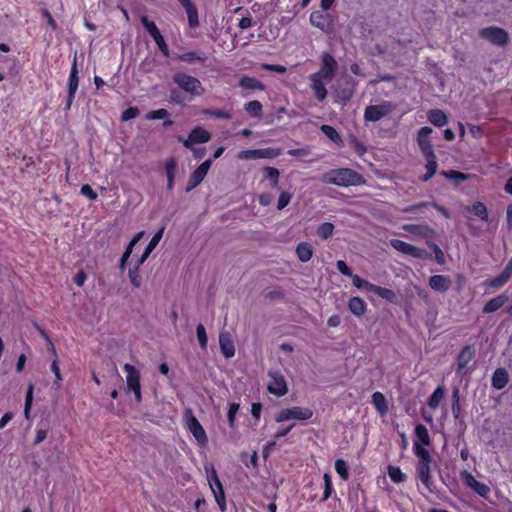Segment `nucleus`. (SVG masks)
Instances as JSON below:
<instances>
[{
    "label": "nucleus",
    "instance_id": "obj_48",
    "mask_svg": "<svg viewBox=\"0 0 512 512\" xmlns=\"http://www.w3.org/2000/svg\"><path fill=\"white\" fill-rule=\"evenodd\" d=\"M388 475L394 483H401L406 480V475L397 466L390 465L388 467Z\"/></svg>",
    "mask_w": 512,
    "mask_h": 512
},
{
    "label": "nucleus",
    "instance_id": "obj_37",
    "mask_svg": "<svg viewBox=\"0 0 512 512\" xmlns=\"http://www.w3.org/2000/svg\"><path fill=\"white\" fill-rule=\"evenodd\" d=\"M507 298L504 295H499L497 297L489 300L483 307L484 313H493L499 310L506 302Z\"/></svg>",
    "mask_w": 512,
    "mask_h": 512
},
{
    "label": "nucleus",
    "instance_id": "obj_6",
    "mask_svg": "<svg viewBox=\"0 0 512 512\" xmlns=\"http://www.w3.org/2000/svg\"><path fill=\"white\" fill-rule=\"evenodd\" d=\"M313 416V410L309 407L293 406L280 410L276 416L277 423H283L289 420L306 421Z\"/></svg>",
    "mask_w": 512,
    "mask_h": 512
},
{
    "label": "nucleus",
    "instance_id": "obj_52",
    "mask_svg": "<svg viewBox=\"0 0 512 512\" xmlns=\"http://www.w3.org/2000/svg\"><path fill=\"white\" fill-rule=\"evenodd\" d=\"M441 174L445 178L451 179L457 184L469 178V175L454 170L442 171Z\"/></svg>",
    "mask_w": 512,
    "mask_h": 512
},
{
    "label": "nucleus",
    "instance_id": "obj_49",
    "mask_svg": "<svg viewBox=\"0 0 512 512\" xmlns=\"http://www.w3.org/2000/svg\"><path fill=\"white\" fill-rule=\"evenodd\" d=\"M323 481H324V492H323V497H322L321 501L325 502L326 500H328L329 497H331L334 489H333L332 478L329 473H325L323 475Z\"/></svg>",
    "mask_w": 512,
    "mask_h": 512
},
{
    "label": "nucleus",
    "instance_id": "obj_22",
    "mask_svg": "<svg viewBox=\"0 0 512 512\" xmlns=\"http://www.w3.org/2000/svg\"><path fill=\"white\" fill-rule=\"evenodd\" d=\"M309 80H310V86H311L317 100L320 102L324 101L328 94L327 89H326V84L328 82H326V79H323L314 74H311L309 76Z\"/></svg>",
    "mask_w": 512,
    "mask_h": 512
},
{
    "label": "nucleus",
    "instance_id": "obj_15",
    "mask_svg": "<svg viewBox=\"0 0 512 512\" xmlns=\"http://www.w3.org/2000/svg\"><path fill=\"white\" fill-rule=\"evenodd\" d=\"M390 245L398 252L408 255L417 259H423L426 257L427 253L424 249L418 248L412 244H409L405 241L399 239H391Z\"/></svg>",
    "mask_w": 512,
    "mask_h": 512
},
{
    "label": "nucleus",
    "instance_id": "obj_32",
    "mask_svg": "<svg viewBox=\"0 0 512 512\" xmlns=\"http://www.w3.org/2000/svg\"><path fill=\"white\" fill-rule=\"evenodd\" d=\"M79 72L77 67V56H74L72 67L68 78V91L76 93L79 86Z\"/></svg>",
    "mask_w": 512,
    "mask_h": 512
},
{
    "label": "nucleus",
    "instance_id": "obj_63",
    "mask_svg": "<svg viewBox=\"0 0 512 512\" xmlns=\"http://www.w3.org/2000/svg\"><path fill=\"white\" fill-rule=\"evenodd\" d=\"M336 267H337L338 271H339L341 274L345 275V276L350 277V276H352V274H353V273H352V270L350 269V267H348V265L346 264V262H345V261H343V260H338V261L336 262Z\"/></svg>",
    "mask_w": 512,
    "mask_h": 512
},
{
    "label": "nucleus",
    "instance_id": "obj_7",
    "mask_svg": "<svg viewBox=\"0 0 512 512\" xmlns=\"http://www.w3.org/2000/svg\"><path fill=\"white\" fill-rule=\"evenodd\" d=\"M123 369L127 373V377H126L127 391L133 392L136 402L140 403L142 401L140 373L133 365L128 364V363H126L123 366Z\"/></svg>",
    "mask_w": 512,
    "mask_h": 512
},
{
    "label": "nucleus",
    "instance_id": "obj_40",
    "mask_svg": "<svg viewBox=\"0 0 512 512\" xmlns=\"http://www.w3.org/2000/svg\"><path fill=\"white\" fill-rule=\"evenodd\" d=\"M262 104L258 100L247 102L244 105V110L252 117L261 118L262 116Z\"/></svg>",
    "mask_w": 512,
    "mask_h": 512
},
{
    "label": "nucleus",
    "instance_id": "obj_44",
    "mask_svg": "<svg viewBox=\"0 0 512 512\" xmlns=\"http://www.w3.org/2000/svg\"><path fill=\"white\" fill-rule=\"evenodd\" d=\"M320 130L332 142H334L336 144H339L342 142L341 136L339 135V133L337 132V130L334 127L324 124L320 127Z\"/></svg>",
    "mask_w": 512,
    "mask_h": 512
},
{
    "label": "nucleus",
    "instance_id": "obj_14",
    "mask_svg": "<svg viewBox=\"0 0 512 512\" xmlns=\"http://www.w3.org/2000/svg\"><path fill=\"white\" fill-rule=\"evenodd\" d=\"M210 138V132L203 127L198 126L190 132L188 138L183 139L182 137H179L178 140L182 142L186 148L193 149L195 144L206 143L210 140Z\"/></svg>",
    "mask_w": 512,
    "mask_h": 512
},
{
    "label": "nucleus",
    "instance_id": "obj_9",
    "mask_svg": "<svg viewBox=\"0 0 512 512\" xmlns=\"http://www.w3.org/2000/svg\"><path fill=\"white\" fill-rule=\"evenodd\" d=\"M338 70V63L335 58L328 52H324L321 55V67L313 73L314 75L326 79V82H330Z\"/></svg>",
    "mask_w": 512,
    "mask_h": 512
},
{
    "label": "nucleus",
    "instance_id": "obj_41",
    "mask_svg": "<svg viewBox=\"0 0 512 512\" xmlns=\"http://www.w3.org/2000/svg\"><path fill=\"white\" fill-rule=\"evenodd\" d=\"M178 59L183 62H193V61H206L207 55L201 51H192L186 52L178 56Z\"/></svg>",
    "mask_w": 512,
    "mask_h": 512
},
{
    "label": "nucleus",
    "instance_id": "obj_12",
    "mask_svg": "<svg viewBox=\"0 0 512 512\" xmlns=\"http://www.w3.org/2000/svg\"><path fill=\"white\" fill-rule=\"evenodd\" d=\"M480 36L497 46L506 45L509 39L504 29L495 26L481 29Z\"/></svg>",
    "mask_w": 512,
    "mask_h": 512
},
{
    "label": "nucleus",
    "instance_id": "obj_35",
    "mask_svg": "<svg viewBox=\"0 0 512 512\" xmlns=\"http://www.w3.org/2000/svg\"><path fill=\"white\" fill-rule=\"evenodd\" d=\"M372 404L375 409L381 414L384 415L388 412V404L385 396L381 392H374L371 396Z\"/></svg>",
    "mask_w": 512,
    "mask_h": 512
},
{
    "label": "nucleus",
    "instance_id": "obj_59",
    "mask_svg": "<svg viewBox=\"0 0 512 512\" xmlns=\"http://www.w3.org/2000/svg\"><path fill=\"white\" fill-rule=\"evenodd\" d=\"M168 116V111L166 109H158L149 112L146 115V119L148 120H157V119H165Z\"/></svg>",
    "mask_w": 512,
    "mask_h": 512
},
{
    "label": "nucleus",
    "instance_id": "obj_27",
    "mask_svg": "<svg viewBox=\"0 0 512 512\" xmlns=\"http://www.w3.org/2000/svg\"><path fill=\"white\" fill-rule=\"evenodd\" d=\"M164 230H165V227H161L152 237V239L150 240V242L148 243V245L146 246L143 254L141 255V257L138 259L139 260V264H144V262L147 260V258L149 257V255L153 252V250L157 247V245L159 244L160 240L162 239L163 237V233H164Z\"/></svg>",
    "mask_w": 512,
    "mask_h": 512
},
{
    "label": "nucleus",
    "instance_id": "obj_25",
    "mask_svg": "<svg viewBox=\"0 0 512 512\" xmlns=\"http://www.w3.org/2000/svg\"><path fill=\"white\" fill-rule=\"evenodd\" d=\"M181 5L186 11L188 17V24L191 28L199 26L198 9L191 0H183Z\"/></svg>",
    "mask_w": 512,
    "mask_h": 512
},
{
    "label": "nucleus",
    "instance_id": "obj_43",
    "mask_svg": "<svg viewBox=\"0 0 512 512\" xmlns=\"http://www.w3.org/2000/svg\"><path fill=\"white\" fill-rule=\"evenodd\" d=\"M142 264H139V260L137 261L136 265L131 267L128 271V277L131 282V284L139 288L141 286V278H140V266Z\"/></svg>",
    "mask_w": 512,
    "mask_h": 512
},
{
    "label": "nucleus",
    "instance_id": "obj_8",
    "mask_svg": "<svg viewBox=\"0 0 512 512\" xmlns=\"http://www.w3.org/2000/svg\"><path fill=\"white\" fill-rule=\"evenodd\" d=\"M141 24L145 28V30L148 32V34L153 38L156 45L158 46L159 50L163 53L164 56H169V47L160 33V30L158 29L157 25L154 21H151L148 19L147 16L141 17Z\"/></svg>",
    "mask_w": 512,
    "mask_h": 512
},
{
    "label": "nucleus",
    "instance_id": "obj_51",
    "mask_svg": "<svg viewBox=\"0 0 512 512\" xmlns=\"http://www.w3.org/2000/svg\"><path fill=\"white\" fill-rule=\"evenodd\" d=\"M33 384H29L26 396H25V405H24V415L26 419L30 417V411L33 404Z\"/></svg>",
    "mask_w": 512,
    "mask_h": 512
},
{
    "label": "nucleus",
    "instance_id": "obj_56",
    "mask_svg": "<svg viewBox=\"0 0 512 512\" xmlns=\"http://www.w3.org/2000/svg\"><path fill=\"white\" fill-rule=\"evenodd\" d=\"M291 199L292 194L290 192L282 191L278 198L277 209H284L290 203Z\"/></svg>",
    "mask_w": 512,
    "mask_h": 512
},
{
    "label": "nucleus",
    "instance_id": "obj_19",
    "mask_svg": "<svg viewBox=\"0 0 512 512\" xmlns=\"http://www.w3.org/2000/svg\"><path fill=\"white\" fill-rule=\"evenodd\" d=\"M280 155L278 148H262L254 150H246L241 153V157L255 158V159H273Z\"/></svg>",
    "mask_w": 512,
    "mask_h": 512
},
{
    "label": "nucleus",
    "instance_id": "obj_30",
    "mask_svg": "<svg viewBox=\"0 0 512 512\" xmlns=\"http://www.w3.org/2000/svg\"><path fill=\"white\" fill-rule=\"evenodd\" d=\"M427 118L433 125L443 127L448 123V117L444 111L440 109H431L427 113Z\"/></svg>",
    "mask_w": 512,
    "mask_h": 512
},
{
    "label": "nucleus",
    "instance_id": "obj_2",
    "mask_svg": "<svg viewBox=\"0 0 512 512\" xmlns=\"http://www.w3.org/2000/svg\"><path fill=\"white\" fill-rule=\"evenodd\" d=\"M415 455L418 458L416 473L423 485L428 491L433 492V483L431 481V462L432 458L428 449H422L416 445Z\"/></svg>",
    "mask_w": 512,
    "mask_h": 512
},
{
    "label": "nucleus",
    "instance_id": "obj_57",
    "mask_svg": "<svg viewBox=\"0 0 512 512\" xmlns=\"http://www.w3.org/2000/svg\"><path fill=\"white\" fill-rule=\"evenodd\" d=\"M426 169V173L421 177L423 182L428 181L434 176L437 170V162H427Z\"/></svg>",
    "mask_w": 512,
    "mask_h": 512
},
{
    "label": "nucleus",
    "instance_id": "obj_34",
    "mask_svg": "<svg viewBox=\"0 0 512 512\" xmlns=\"http://www.w3.org/2000/svg\"><path fill=\"white\" fill-rule=\"evenodd\" d=\"M348 308L352 314L360 317L366 311V304L360 297L355 296L349 299Z\"/></svg>",
    "mask_w": 512,
    "mask_h": 512
},
{
    "label": "nucleus",
    "instance_id": "obj_5",
    "mask_svg": "<svg viewBox=\"0 0 512 512\" xmlns=\"http://www.w3.org/2000/svg\"><path fill=\"white\" fill-rule=\"evenodd\" d=\"M207 481L209 487L214 495L215 501L219 509L224 512L226 510V497L223 485L218 477V474L213 466L209 469L206 468Z\"/></svg>",
    "mask_w": 512,
    "mask_h": 512
},
{
    "label": "nucleus",
    "instance_id": "obj_21",
    "mask_svg": "<svg viewBox=\"0 0 512 512\" xmlns=\"http://www.w3.org/2000/svg\"><path fill=\"white\" fill-rule=\"evenodd\" d=\"M355 86H356V82L351 77H349L345 81L344 87H339L338 89H336V91H335L336 102L343 103V104L348 102L354 95Z\"/></svg>",
    "mask_w": 512,
    "mask_h": 512
},
{
    "label": "nucleus",
    "instance_id": "obj_62",
    "mask_svg": "<svg viewBox=\"0 0 512 512\" xmlns=\"http://www.w3.org/2000/svg\"><path fill=\"white\" fill-rule=\"evenodd\" d=\"M453 404H452V412L455 415V417H458L460 412V403H459V390L455 389L453 391Z\"/></svg>",
    "mask_w": 512,
    "mask_h": 512
},
{
    "label": "nucleus",
    "instance_id": "obj_55",
    "mask_svg": "<svg viewBox=\"0 0 512 512\" xmlns=\"http://www.w3.org/2000/svg\"><path fill=\"white\" fill-rule=\"evenodd\" d=\"M239 408H240V405L235 402L231 403L229 405V409H228V413H227V420H228V424L231 428H233L235 425V417L239 411Z\"/></svg>",
    "mask_w": 512,
    "mask_h": 512
},
{
    "label": "nucleus",
    "instance_id": "obj_18",
    "mask_svg": "<svg viewBox=\"0 0 512 512\" xmlns=\"http://www.w3.org/2000/svg\"><path fill=\"white\" fill-rule=\"evenodd\" d=\"M211 162H201V164L197 167V169L192 173L190 179L185 188L186 192L192 191L196 188L205 178L209 169Z\"/></svg>",
    "mask_w": 512,
    "mask_h": 512
},
{
    "label": "nucleus",
    "instance_id": "obj_26",
    "mask_svg": "<svg viewBox=\"0 0 512 512\" xmlns=\"http://www.w3.org/2000/svg\"><path fill=\"white\" fill-rule=\"evenodd\" d=\"M451 279L445 275H434L429 279V286L434 291L445 292L451 286Z\"/></svg>",
    "mask_w": 512,
    "mask_h": 512
},
{
    "label": "nucleus",
    "instance_id": "obj_61",
    "mask_svg": "<svg viewBox=\"0 0 512 512\" xmlns=\"http://www.w3.org/2000/svg\"><path fill=\"white\" fill-rule=\"evenodd\" d=\"M139 115V109L136 107H129L128 109L124 110L121 119L123 121H128L131 119L136 118Z\"/></svg>",
    "mask_w": 512,
    "mask_h": 512
},
{
    "label": "nucleus",
    "instance_id": "obj_28",
    "mask_svg": "<svg viewBox=\"0 0 512 512\" xmlns=\"http://www.w3.org/2000/svg\"><path fill=\"white\" fill-rule=\"evenodd\" d=\"M474 357V350L470 346L464 347L457 358V373H461Z\"/></svg>",
    "mask_w": 512,
    "mask_h": 512
},
{
    "label": "nucleus",
    "instance_id": "obj_29",
    "mask_svg": "<svg viewBox=\"0 0 512 512\" xmlns=\"http://www.w3.org/2000/svg\"><path fill=\"white\" fill-rule=\"evenodd\" d=\"M295 252L299 261L302 263H306L312 258L314 250L310 243L300 242L296 246Z\"/></svg>",
    "mask_w": 512,
    "mask_h": 512
},
{
    "label": "nucleus",
    "instance_id": "obj_58",
    "mask_svg": "<svg viewBox=\"0 0 512 512\" xmlns=\"http://www.w3.org/2000/svg\"><path fill=\"white\" fill-rule=\"evenodd\" d=\"M506 283L507 281L501 275H498L497 277L487 280L485 285L489 288H501Z\"/></svg>",
    "mask_w": 512,
    "mask_h": 512
},
{
    "label": "nucleus",
    "instance_id": "obj_53",
    "mask_svg": "<svg viewBox=\"0 0 512 512\" xmlns=\"http://www.w3.org/2000/svg\"><path fill=\"white\" fill-rule=\"evenodd\" d=\"M202 113L219 119L230 120L232 118L230 112L220 109H204Z\"/></svg>",
    "mask_w": 512,
    "mask_h": 512
},
{
    "label": "nucleus",
    "instance_id": "obj_36",
    "mask_svg": "<svg viewBox=\"0 0 512 512\" xmlns=\"http://www.w3.org/2000/svg\"><path fill=\"white\" fill-rule=\"evenodd\" d=\"M371 292L391 303H395L397 300L395 292L385 287H381L374 284Z\"/></svg>",
    "mask_w": 512,
    "mask_h": 512
},
{
    "label": "nucleus",
    "instance_id": "obj_39",
    "mask_svg": "<svg viewBox=\"0 0 512 512\" xmlns=\"http://www.w3.org/2000/svg\"><path fill=\"white\" fill-rule=\"evenodd\" d=\"M444 388L442 386H438L433 393L430 395L427 401V405L431 409H436L439 407L441 400L444 397Z\"/></svg>",
    "mask_w": 512,
    "mask_h": 512
},
{
    "label": "nucleus",
    "instance_id": "obj_47",
    "mask_svg": "<svg viewBox=\"0 0 512 512\" xmlns=\"http://www.w3.org/2000/svg\"><path fill=\"white\" fill-rule=\"evenodd\" d=\"M334 231V225L330 222L322 223L317 228V235L323 239L327 240L329 237L332 236Z\"/></svg>",
    "mask_w": 512,
    "mask_h": 512
},
{
    "label": "nucleus",
    "instance_id": "obj_54",
    "mask_svg": "<svg viewBox=\"0 0 512 512\" xmlns=\"http://www.w3.org/2000/svg\"><path fill=\"white\" fill-rule=\"evenodd\" d=\"M196 335H197L199 345L201 346V348L205 349L207 347L208 338H207L205 327L202 324L197 325Z\"/></svg>",
    "mask_w": 512,
    "mask_h": 512
},
{
    "label": "nucleus",
    "instance_id": "obj_1",
    "mask_svg": "<svg viewBox=\"0 0 512 512\" xmlns=\"http://www.w3.org/2000/svg\"><path fill=\"white\" fill-rule=\"evenodd\" d=\"M321 181L325 184H334L344 187L358 186L365 183L361 174L348 168L331 170L322 175Z\"/></svg>",
    "mask_w": 512,
    "mask_h": 512
},
{
    "label": "nucleus",
    "instance_id": "obj_13",
    "mask_svg": "<svg viewBox=\"0 0 512 512\" xmlns=\"http://www.w3.org/2000/svg\"><path fill=\"white\" fill-rule=\"evenodd\" d=\"M270 382L267 385L269 393L282 397L287 394L288 387L284 376L279 371H269Z\"/></svg>",
    "mask_w": 512,
    "mask_h": 512
},
{
    "label": "nucleus",
    "instance_id": "obj_31",
    "mask_svg": "<svg viewBox=\"0 0 512 512\" xmlns=\"http://www.w3.org/2000/svg\"><path fill=\"white\" fill-rule=\"evenodd\" d=\"M508 373L504 368H498L492 375V386L495 389H503L508 383Z\"/></svg>",
    "mask_w": 512,
    "mask_h": 512
},
{
    "label": "nucleus",
    "instance_id": "obj_23",
    "mask_svg": "<svg viewBox=\"0 0 512 512\" xmlns=\"http://www.w3.org/2000/svg\"><path fill=\"white\" fill-rule=\"evenodd\" d=\"M414 433L416 439L413 443V451L415 452L416 445L422 449H427V447L431 444V439L426 426L423 424H417L415 426Z\"/></svg>",
    "mask_w": 512,
    "mask_h": 512
},
{
    "label": "nucleus",
    "instance_id": "obj_17",
    "mask_svg": "<svg viewBox=\"0 0 512 512\" xmlns=\"http://www.w3.org/2000/svg\"><path fill=\"white\" fill-rule=\"evenodd\" d=\"M433 132L431 127L425 126L418 131V144L426 158L433 157V146L430 141V135Z\"/></svg>",
    "mask_w": 512,
    "mask_h": 512
},
{
    "label": "nucleus",
    "instance_id": "obj_10",
    "mask_svg": "<svg viewBox=\"0 0 512 512\" xmlns=\"http://www.w3.org/2000/svg\"><path fill=\"white\" fill-rule=\"evenodd\" d=\"M394 109V105L389 101H383L377 105H370L365 108L364 118L369 122H376L387 116Z\"/></svg>",
    "mask_w": 512,
    "mask_h": 512
},
{
    "label": "nucleus",
    "instance_id": "obj_38",
    "mask_svg": "<svg viewBox=\"0 0 512 512\" xmlns=\"http://www.w3.org/2000/svg\"><path fill=\"white\" fill-rule=\"evenodd\" d=\"M262 172H263L264 178L269 180L270 186L272 188H276L278 186V182H279V176H280L279 170L274 167H264Z\"/></svg>",
    "mask_w": 512,
    "mask_h": 512
},
{
    "label": "nucleus",
    "instance_id": "obj_20",
    "mask_svg": "<svg viewBox=\"0 0 512 512\" xmlns=\"http://www.w3.org/2000/svg\"><path fill=\"white\" fill-rule=\"evenodd\" d=\"M402 228L411 235L420 238H432L435 235V231L427 224H405Z\"/></svg>",
    "mask_w": 512,
    "mask_h": 512
},
{
    "label": "nucleus",
    "instance_id": "obj_45",
    "mask_svg": "<svg viewBox=\"0 0 512 512\" xmlns=\"http://www.w3.org/2000/svg\"><path fill=\"white\" fill-rule=\"evenodd\" d=\"M335 471L343 481L349 479V469L347 462L343 459H337L334 463Z\"/></svg>",
    "mask_w": 512,
    "mask_h": 512
},
{
    "label": "nucleus",
    "instance_id": "obj_42",
    "mask_svg": "<svg viewBox=\"0 0 512 512\" xmlns=\"http://www.w3.org/2000/svg\"><path fill=\"white\" fill-rule=\"evenodd\" d=\"M177 162H167L165 172L167 176V189L172 190L174 187V179L176 175Z\"/></svg>",
    "mask_w": 512,
    "mask_h": 512
},
{
    "label": "nucleus",
    "instance_id": "obj_11",
    "mask_svg": "<svg viewBox=\"0 0 512 512\" xmlns=\"http://www.w3.org/2000/svg\"><path fill=\"white\" fill-rule=\"evenodd\" d=\"M309 21L312 26L325 33H330L334 29V17L323 11H313L310 14Z\"/></svg>",
    "mask_w": 512,
    "mask_h": 512
},
{
    "label": "nucleus",
    "instance_id": "obj_46",
    "mask_svg": "<svg viewBox=\"0 0 512 512\" xmlns=\"http://www.w3.org/2000/svg\"><path fill=\"white\" fill-rule=\"evenodd\" d=\"M469 210L483 221H488V212L486 206L482 202H475Z\"/></svg>",
    "mask_w": 512,
    "mask_h": 512
},
{
    "label": "nucleus",
    "instance_id": "obj_33",
    "mask_svg": "<svg viewBox=\"0 0 512 512\" xmlns=\"http://www.w3.org/2000/svg\"><path fill=\"white\" fill-rule=\"evenodd\" d=\"M239 86L246 90H259L263 91L265 85L254 77L243 76L239 80Z\"/></svg>",
    "mask_w": 512,
    "mask_h": 512
},
{
    "label": "nucleus",
    "instance_id": "obj_64",
    "mask_svg": "<svg viewBox=\"0 0 512 512\" xmlns=\"http://www.w3.org/2000/svg\"><path fill=\"white\" fill-rule=\"evenodd\" d=\"M51 371L55 375V384L59 386L61 381H62V376H61V373H60V368H59V364H58V360L57 359L53 360V362L51 364Z\"/></svg>",
    "mask_w": 512,
    "mask_h": 512
},
{
    "label": "nucleus",
    "instance_id": "obj_60",
    "mask_svg": "<svg viewBox=\"0 0 512 512\" xmlns=\"http://www.w3.org/2000/svg\"><path fill=\"white\" fill-rule=\"evenodd\" d=\"M80 193L91 201H94L98 198V194L88 184H85L81 187Z\"/></svg>",
    "mask_w": 512,
    "mask_h": 512
},
{
    "label": "nucleus",
    "instance_id": "obj_4",
    "mask_svg": "<svg viewBox=\"0 0 512 512\" xmlns=\"http://www.w3.org/2000/svg\"><path fill=\"white\" fill-rule=\"evenodd\" d=\"M183 419L186 428L193 435L197 444L200 446H206L208 443L207 434L191 409H186L184 411Z\"/></svg>",
    "mask_w": 512,
    "mask_h": 512
},
{
    "label": "nucleus",
    "instance_id": "obj_24",
    "mask_svg": "<svg viewBox=\"0 0 512 512\" xmlns=\"http://www.w3.org/2000/svg\"><path fill=\"white\" fill-rule=\"evenodd\" d=\"M219 345L223 356L227 359L232 358L235 355V346L228 332H220L219 334Z\"/></svg>",
    "mask_w": 512,
    "mask_h": 512
},
{
    "label": "nucleus",
    "instance_id": "obj_50",
    "mask_svg": "<svg viewBox=\"0 0 512 512\" xmlns=\"http://www.w3.org/2000/svg\"><path fill=\"white\" fill-rule=\"evenodd\" d=\"M350 278L352 279V283L353 285L358 288V289H364L365 291L367 292H371L372 290V287L374 284L362 279L359 275L357 274H352V276H350Z\"/></svg>",
    "mask_w": 512,
    "mask_h": 512
},
{
    "label": "nucleus",
    "instance_id": "obj_16",
    "mask_svg": "<svg viewBox=\"0 0 512 512\" xmlns=\"http://www.w3.org/2000/svg\"><path fill=\"white\" fill-rule=\"evenodd\" d=\"M460 476L464 483L479 496L487 497L490 493L489 486L476 480L475 477L467 470L461 471Z\"/></svg>",
    "mask_w": 512,
    "mask_h": 512
},
{
    "label": "nucleus",
    "instance_id": "obj_3",
    "mask_svg": "<svg viewBox=\"0 0 512 512\" xmlns=\"http://www.w3.org/2000/svg\"><path fill=\"white\" fill-rule=\"evenodd\" d=\"M173 81L180 89L189 93L191 96H201L205 92L200 80L186 73H176L173 76Z\"/></svg>",
    "mask_w": 512,
    "mask_h": 512
}]
</instances>
